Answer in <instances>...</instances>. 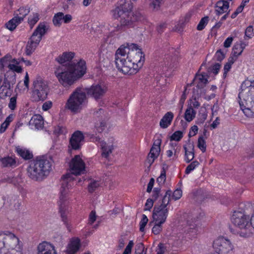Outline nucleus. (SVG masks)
<instances>
[{"label": "nucleus", "mask_w": 254, "mask_h": 254, "mask_svg": "<svg viewBox=\"0 0 254 254\" xmlns=\"http://www.w3.org/2000/svg\"><path fill=\"white\" fill-rule=\"evenodd\" d=\"M144 60V55L137 45L127 43L117 50L115 62L119 71L131 75L135 74L142 66Z\"/></svg>", "instance_id": "nucleus-1"}, {"label": "nucleus", "mask_w": 254, "mask_h": 254, "mask_svg": "<svg viewBox=\"0 0 254 254\" xmlns=\"http://www.w3.org/2000/svg\"><path fill=\"white\" fill-rule=\"evenodd\" d=\"M16 197L15 196H5L2 197L3 205L7 208H12L13 203L16 200Z\"/></svg>", "instance_id": "nucleus-32"}, {"label": "nucleus", "mask_w": 254, "mask_h": 254, "mask_svg": "<svg viewBox=\"0 0 254 254\" xmlns=\"http://www.w3.org/2000/svg\"><path fill=\"white\" fill-rule=\"evenodd\" d=\"M37 254H57V252L53 244L44 241L38 245Z\"/></svg>", "instance_id": "nucleus-17"}, {"label": "nucleus", "mask_w": 254, "mask_h": 254, "mask_svg": "<svg viewBox=\"0 0 254 254\" xmlns=\"http://www.w3.org/2000/svg\"><path fill=\"white\" fill-rule=\"evenodd\" d=\"M204 216L203 213H200L199 216H197L194 218L193 219H190V216L187 213H184L183 215V218H182L180 221H187V222H189L190 221H198L203 220L202 218Z\"/></svg>", "instance_id": "nucleus-33"}, {"label": "nucleus", "mask_w": 254, "mask_h": 254, "mask_svg": "<svg viewBox=\"0 0 254 254\" xmlns=\"http://www.w3.org/2000/svg\"><path fill=\"white\" fill-rule=\"evenodd\" d=\"M29 126L31 128L34 127L36 129H41L44 126V121L43 117L40 115L33 116L29 122Z\"/></svg>", "instance_id": "nucleus-19"}, {"label": "nucleus", "mask_w": 254, "mask_h": 254, "mask_svg": "<svg viewBox=\"0 0 254 254\" xmlns=\"http://www.w3.org/2000/svg\"><path fill=\"white\" fill-rule=\"evenodd\" d=\"M100 183L98 181L91 180L88 185V190L89 192L92 193L95 191L100 186Z\"/></svg>", "instance_id": "nucleus-35"}, {"label": "nucleus", "mask_w": 254, "mask_h": 254, "mask_svg": "<svg viewBox=\"0 0 254 254\" xmlns=\"http://www.w3.org/2000/svg\"><path fill=\"white\" fill-rule=\"evenodd\" d=\"M10 83L7 79H5L2 85L0 87V98L3 99L10 94Z\"/></svg>", "instance_id": "nucleus-24"}, {"label": "nucleus", "mask_w": 254, "mask_h": 254, "mask_svg": "<svg viewBox=\"0 0 254 254\" xmlns=\"http://www.w3.org/2000/svg\"><path fill=\"white\" fill-rule=\"evenodd\" d=\"M16 107V97L13 96L10 99L8 107L11 110H14Z\"/></svg>", "instance_id": "nucleus-51"}, {"label": "nucleus", "mask_w": 254, "mask_h": 254, "mask_svg": "<svg viewBox=\"0 0 254 254\" xmlns=\"http://www.w3.org/2000/svg\"><path fill=\"white\" fill-rule=\"evenodd\" d=\"M233 40V38L232 37H228L224 42V47L225 48H229L231 46Z\"/></svg>", "instance_id": "nucleus-60"}, {"label": "nucleus", "mask_w": 254, "mask_h": 254, "mask_svg": "<svg viewBox=\"0 0 254 254\" xmlns=\"http://www.w3.org/2000/svg\"><path fill=\"white\" fill-rule=\"evenodd\" d=\"M171 195V191L167 190L162 199L161 204L154 206L152 216L156 222H165L168 213L167 206L169 203Z\"/></svg>", "instance_id": "nucleus-10"}, {"label": "nucleus", "mask_w": 254, "mask_h": 254, "mask_svg": "<svg viewBox=\"0 0 254 254\" xmlns=\"http://www.w3.org/2000/svg\"><path fill=\"white\" fill-rule=\"evenodd\" d=\"M52 170L51 162L44 157L37 158L30 163L27 169L28 176L35 181H41Z\"/></svg>", "instance_id": "nucleus-7"}, {"label": "nucleus", "mask_w": 254, "mask_h": 254, "mask_svg": "<svg viewBox=\"0 0 254 254\" xmlns=\"http://www.w3.org/2000/svg\"><path fill=\"white\" fill-rule=\"evenodd\" d=\"M81 247L80 240L77 237L70 239L66 247V254H74L77 253Z\"/></svg>", "instance_id": "nucleus-18"}, {"label": "nucleus", "mask_w": 254, "mask_h": 254, "mask_svg": "<svg viewBox=\"0 0 254 254\" xmlns=\"http://www.w3.org/2000/svg\"><path fill=\"white\" fill-rule=\"evenodd\" d=\"M101 147L102 157L108 158L114 149L113 144H108L105 141H102L101 142Z\"/></svg>", "instance_id": "nucleus-25"}, {"label": "nucleus", "mask_w": 254, "mask_h": 254, "mask_svg": "<svg viewBox=\"0 0 254 254\" xmlns=\"http://www.w3.org/2000/svg\"><path fill=\"white\" fill-rule=\"evenodd\" d=\"M162 223H156L152 228V232L155 234H158L162 230Z\"/></svg>", "instance_id": "nucleus-54"}, {"label": "nucleus", "mask_w": 254, "mask_h": 254, "mask_svg": "<svg viewBox=\"0 0 254 254\" xmlns=\"http://www.w3.org/2000/svg\"><path fill=\"white\" fill-rule=\"evenodd\" d=\"M199 165V163L197 161H194L192 162L190 165H189L186 169L185 173L186 174H190L192 171H193L196 166Z\"/></svg>", "instance_id": "nucleus-45"}, {"label": "nucleus", "mask_w": 254, "mask_h": 254, "mask_svg": "<svg viewBox=\"0 0 254 254\" xmlns=\"http://www.w3.org/2000/svg\"><path fill=\"white\" fill-rule=\"evenodd\" d=\"M166 179V171L165 169L163 168L162 170L161 171V173L160 176L157 179V182L159 184H163L165 182Z\"/></svg>", "instance_id": "nucleus-47"}, {"label": "nucleus", "mask_w": 254, "mask_h": 254, "mask_svg": "<svg viewBox=\"0 0 254 254\" xmlns=\"http://www.w3.org/2000/svg\"><path fill=\"white\" fill-rule=\"evenodd\" d=\"M86 90L88 96L95 100H98L103 98L108 90V88L104 84H94Z\"/></svg>", "instance_id": "nucleus-14"}, {"label": "nucleus", "mask_w": 254, "mask_h": 254, "mask_svg": "<svg viewBox=\"0 0 254 254\" xmlns=\"http://www.w3.org/2000/svg\"><path fill=\"white\" fill-rule=\"evenodd\" d=\"M17 154L25 160H28L33 157V155L29 150L25 148L17 146L16 147Z\"/></svg>", "instance_id": "nucleus-26"}, {"label": "nucleus", "mask_w": 254, "mask_h": 254, "mask_svg": "<svg viewBox=\"0 0 254 254\" xmlns=\"http://www.w3.org/2000/svg\"><path fill=\"white\" fill-rule=\"evenodd\" d=\"M182 195V191L180 189H176L173 192L172 197L175 200L179 199Z\"/></svg>", "instance_id": "nucleus-52"}, {"label": "nucleus", "mask_w": 254, "mask_h": 254, "mask_svg": "<svg viewBox=\"0 0 254 254\" xmlns=\"http://www.w3.org/2000/svg\"><path fill=\"white\" fill-rule=\"evenodd\" d=\"M11 59V56L9 55H6L4 57L0 59V70L1 71L4 70V67H7L8 65L11 64L10 63Z\"/></svg>", "instance_id": "nucleus-30"}, {"label": "nucleus", "mask_w": 254, "mask_h": 254, "mask_svg": "<svg viewBox=\"0 0 254 254\" xmlns=\"http://www.w3.org/2000/svg\"><path fill=\"white\" fill-rule=\"evenodd\" d=\"M185 150V160L187 163H190L194 157V146L193 144H189L187 146H184Z\"/></svg>", "instance_id": "nucleus-22"}, {"label": "nucleus", "mask_w": 254, "mask_h": 254, "mask_svg": "<svg viewBox=\"0 0 254 254\" xmlns=\"http://www.w3.org/2000/svg\"><path fill=\"white\" fill-rule=\"evenodd\" d=\"M137 0H120L118 5L112 10L113 17L118 19L120 18L121 25L117 24L116 29L114 31L122 30L125 26H130L133 22L140 20L141 14L139 12L133 13L131 11L132 5L130 1Z\"/></svg>", "instance_id": "nucleus-4"}, {"label": "nucleus", "mask_w": 254, "mask_h": 254, "mask_svg": "<svg viewBox=\"0 0 254 254\" xmlns=\"http://www.w3.org/2000/svg\"><path fill=\"white\" fill-rule=\"evenodd\" d=\"M221 64L219 63L215 64L212 67V72L215 74H217L220 68Z\"/></svg>", "instance_id": "nucleus-64"}, {"label": "nucleus", "mask_w": 254, "mask_h": 254, "mask_svg": "<svg viewBox=\"0 0 254 254\" xmlns=\"http://www.w3.org/2000/svg\"><path fill=\"white\" fill-rule=\"evenodd\" d=\"M161 191L160 188H155L153 190L152 197L155 200H156L159 197Z\"/></svg>", "instance_id": "nucleus-57"}, {"label": "nucleus", "mask_w": 254, "mask_h": 254, "mask_svg": "<svg viewBox=\"0 0 254 254\" xmlns=\"http://www.w3.org/2000/svg\"><path fill=\"white\" fill-rule=\"evenodd\" d=\"M52 106V103L51 101H48L45 102L43 106L42 109L44 111H47L50 109Z\"/></svg>", "instance_id": "nucleus-62"}, {"label": "nucleus", "mask_w": 254, "mask_h": 254, "mask_svg": "<svg viewBox=\"0 0 254 254\" xmlns=\"http://www.w3.org/2000/svg\"><path fill=\"white\" fill-rule=\"evenodd\" d=\"M183 136V132L180 130H178L174 132L171 136L170 140L179 141L182 138Z\"/></svg>", "instance_id": "nucleus-42"}, {"label": "nucleus", "mask_w": 254, "mask_h": 254, "mask_svg": "<svg viewBox=\"0 0 254 254\" xmlns=\"http://www.w3.org/2000/svg\"><path fill=\"white\" fill-rule=\"evenodd\" d=\"M72 16L70 14H66L64 15L63 13V15L62 16V21H64V23H68L72 20Z\"/></svg>", "instance_id": "nucleus-56"}, {"label": "nucleus", "mask_w": 254, "mask_h": 254, "mask_svg": "<svg viewBox=\"0 0 254 254\" xmlns=\"http://www.w3.org/2000/svg\"><path fill=\"white\" fill-rule=\"evenodd\" d=\"M238 102L241 110L247 117H254V80L242 82L238 94Z\"/></svg>", "instance_id": "nucleus-5"}, {"label": "nucleus", "mask_w": 254, "mask_h": 254, "mask_svg": "<svg viewBox=\"0 0 254 254\" xmlns=\"http://www.w3.org/2000/svg\"><path fill=\"white\" fill-rule=\"evenodd\" d=\"M46 31L45 24L43 23H39L34 31L26 45L25 53L27 55L30 56L35 51Z\"/></svg>", "instance_id": "nucleus-9"}, {"label": "nucleus", "mask_w": 254, "mask_h": 254, "mask_svg": "<svg viewBox=\"0 0 254 254\" xmlns=\"http://www.w3.org/2000/svg\"><path fill=\"white\" fill-rule=\"evenodd\" d=\"M245 36L249 38H251L254 36L253 28L252 26H248L245 31Z\"/></svg>", "instance_id": "nucleus-55"}, {"label": "nucleus", "mask_w": 254, "mask_h": 254, "mask_svg": "<svg viewBox=\"0 0 254 254\" xmlns=\"http://www.w3.org/2000/svg\"><path fill=\"white\" fill-rule=\"evenodd\" d=\"M231 231L242 237H249L254 230V223H231Z\"/></svg>", "instance_id": "nucleus-13"}, {"label": "nucleus", "mask_w": 254, "mask_h": 254, "mask_svg": "<svg viewBox=\"0 0 254 254\" xmlns=\"http://www.w3.org/2000/svg\"><path fill=\"white\" fill-rule=\"evenodd\" d=\"M176 57L167 55L164 59V64L166 66L172 67L173 64L176 61Z\"/></svg>", "instance_id": "nucleus-41"}, {"label": "nucleus", "mask_w": 254, "mask_h": 254, "mask_svg": "<svg viewBox=\"0 0 254 254\" xmlns=\"http://www.w3.org/2000/svg\"><path fill=\"white\" fill-rule=\"evenodd\" d=\"M161 143V140L160 139H157L154 141L150 152L148 155L147 163L149 164V166L152 164L155 159L159 156L160 151Z\"/></svg>", "instance_id": "nucleus-16"}, {"label": "nucleus", "mask_w": 254, "mask_h": 254, "mask_svg": "<svg viewBox=\"0 0 254 254\" xmlns=\"http://www.w3.org/2000/svg\"><path fill=\"white\" fill-rule=\"evenodd\" d=\"M29 12V8L21 7H20L17 10V12L14 14V17H16L19 22H21L23 20L24 18L28 14Z\"/></svg>", "instance_id": "nucleus-28"}, {"label": "nucleus", "mask_w": 254, "mask_h": 254, "mask_svg": "<svg viewBox=\"0 0 254 254\" xmlns=\"http://www.w3.org/2000/svg\"><path fill=\"white\" fill-rule=\"evenodd\" d=\"M84 136L79 130L75 131L71 135L69 141L68 150H79L84 142Z\"/></svg>", "instance_id": "nucleus-15"}, {"label": "nucleus", "mask_w": 254, "mask_h": 254, "mask_svg": "<svg viewBox=\"0 0 254 254\" xmlns=\"http://www.w3.org/2000/svg\"><path fill=\"white\" fill-rule=\"evenodd\" d=\"M2 166L4 167L12 166L15 164V160L11 157H7L0 159Z\"/></svg>", "instance_id": "nucleus-34"}, {"label": "nucleus", "mask_w": 254, "mask_h": 254, "mask_svg": "<svg viewBox=\"0 0 254 254\" xmlns=\"http://www.w3.org/2000/svg\"><path fill=\"white\" fill-rule=\"evenodd\" d=\"M69 168L71 173L63 175L61 179V187L58 205L63 221L66 219V212L68 210L69 190L74 185V178L72 175H79L83 174L85 171V164L80 156L76 155L71 160L69 163Z\"/></svg>", "instance_id": "nucleus-3"}, {"label": "nucleus", "mask_w": 254, "mask_h": 254, "mask_svg": "<svg viewBox=\"0 0 254 254\" xmlns=\"http://www.w3.org/2000/svg\"><path fill=\"white\" fill-rule=\"evenodd\" d=\"M205 72L196 74L194 79L197 81V87L200 89L204 88L208 83V81Z\"/></svg>", "instance_id": "nucleus-23"}, {"label": "nucleus", "mask_w": 254, "mask_h": 254, "mask_svg": "<svg viewBox=\"0 0 254 254\" xmlns=\"http://www.w3.org/2000/svg\"><path fill=\"white\" fill-rule=\"evenodd\" d=\"M208 21L209 17L208 16L202 18L197 26V29L199 31L203 30L208 23Z\"/></svg>", "instance_id": "nucleus-40"}, {"label": "nucleus", "mask_w": 254, "mask_h": 254, "mask_svg": "<svg viewBox=\"0 0 254 254\" xmlns=\"http://www.w3.org/2000/svg\"><path fill=\"white\" fill-rule=\"evenodd\" d=\"M20 23H21V22H19L16 17H14L5 24V26L10 31H12L15 29L17 25Z\"/></svg>", "instance_id": "nucleus-36"}, {"label": "nucleus", "mask_w": 254, "mask_h": 254, "mask_svg": "<svg viewBox=\"0 0 254 254\" xmlns=\"http://www.w3.org/2000/svg\"><path fill=\"white\" fill-rule=\"evenodd\" d=\"M39 14L37 13H34L33 16L28 18V23L31 28L38 22L39 19Z\"/></svg>", "instance_id": "nucleus-44"}, {"label": "nucleus", "mask_w": 254, "mask_h": 254, "mask_svg": "<svg viewBox=\"0 0 254 254\" xmlns=\"http://www.w3.org/2000/svg\"><path fill=\"white\" fill-rule=\"evenodd\" d=\"M86 100V94L81 88H77L69 96L65 105V108L73 113L81 110Z\"/></svg>", "instance_id": "nucleus-8"}, {"label": "nucleus", "mask_w": 254, "mask_h": 254, "mask_svg": "<svg viewBox=\"0 0 254 254\" xmlns=\"http://www.w3.org/2000/svg\"><path fill=\"white\" fill-rule=\"evenodd\" d=\"M201 111H202V112H200L198 114V118L196 121V124L197 125L203 124L207 119V114L205 109H204L203 111L201 109Z\"/></svg>", "instance_id": "nucleus-38"}, {"label": "nucleus", "mask_w": 254, "mask_h": 254, "mask_svg": "<svg viewBox=\"0 0 254 254\" xmlns=\"http://www.w3.org/2000/svg\"><path fill=\"white\" fill-rule=\"evenodd\" d=\"M22 245L14 233L0 232V254H22Z\"/></svg>", "instance_id": "nucleus-6"}, {"label": "nucleus", "mask_w": 254, "mask_h": 254, "mask_svg": "<svg viewBox=\"0 0 254 254\" xmlns=\"http://www.w3.org/2000/svg\"><path fill=\"white\" fill-rule=\"evenodd\" d=\"M174 114L171 112H167L160 121V126L162 128L168 127L172 122Z\"/></svg>", "instance_id": "nucleus-20"}, {"label": "nucleus", "mask_w": 254, "mask_h": 254, "mask_svg": "<svg viewBox=\"0 0 254 254\" xmlns=\"http://www.w3.org/2000/svg\"><path fill=\"white\" fill-rule=\"evenodd\" d=\"M155 180L153 178H151L150 179L149 182L148 184L147 188L146 191L147 192H150L152 190L153 187L154 186Z\"/></svg>", "instance_id": "nucleus-61"}, {"label": "nucleus", "mask_w": 254, "mask_h": 254, "mask_svg": "<svg viewBox=\"0 0 254 254\" xmlns=\"http://www.w3.org/2000/svg\"><path fill=\"white\" fill-rule=\"evenodd\" d=\"M197 147L202 152H205L206 151V141L202 135L199 136L198 138Z\"/></svg>", "instance_id": "nucleus-39"}, {"label": "nucleus", "mask_w": 254, "mask_h": 254, "mask_svg": "<svg viewBox=\"0 0 254 254\" xmlns=\"http://www.w3.org/2000/svg\"><path fill=\"white\" fill-rule=\"evenodd\" d=\"M74 56V53L64 52L56 59V61L61 64L56 68L55 74L59 82L64 87L73 85L86 71L85 62L83 60L64 64L70 62Z\"/></svg>", "instance_id": "nucleus-2"}, {"label": "nucleus", "mask_w": 254, "mask_h": 254, "mask_svg": "<svg viewBox=\"0 0 254 254\" xmlns=\"http://www.w3.org/2000/svg\"><path fill=\"white\" fill-rule=\"evenodd\" d=\"M67 132L65 127L62 126H57L55 127L54 133L56 135H59L62 134H65Z\"/></svg>", "instance_id": "nucleus-46"}, {"label": "nucleus", "mask_w": 254, "mask_h": 254, "mask_svg": "<svg viewBox=\"0 0 254 254\" xmlns=\"http://www.w3.org/2000/svg\"><path fill=\"white\" fill-rule=\"evenodd\" d=\"M225 57V54L223 53L221 49L218 50L215 55V58L219 62H221L224 59Z\"/></svg>", "instance_id": "nucleus-48"}, {"label": "nucleus", "mask_w": 254, "mask_h": 254, "mask_svg": "<svg viewBox=\"0 0 254 254\" xmlns=\"http://www.w3.org/2000/svg\"><path fill=\"white\" fill-rule=\"evenodd\" d=\"M153 199L151 198L147 199V200L145 203V210H150L153 206Z\"/></svg>", "instance_id": "nucleus-58"}, {"label": "nucleus", "mask_w": 254, "mask_h": 254, "mask_svg": "<svg viewBox=\"0 0 254 254\" xmlns=\"http://www.w3.org/2000/svg\"><path fill=\"white\" fill-rule=\"evenodd\" d=\"M107 120L108 118H104V119L98 120L95 123V127L98 132L101 133L105 129Z\"/></svg>", "instance_id": "nucleus-31"}, {"label": "nucleus", "mask_w": 254, "mask_h": 254, "mask_svg": "<svg viewBox=\"0 0 254 254\" xmlns=\"http://www.w3.org/2000/svg\"><path fill=\"white\" fill-rule=\"evenodd\" d=\"M163 0H153L150 6L153 7L154 9L158 10Z\"/></svg>", "instance_id": "nucleus-53"}, {"label": "nucleus", "mask_w": 254, "mask_h": 254, "mask_svg": "<svg viewBox=\"0 0 254 254\" xmlns=\"http://www.w3.org/2000/svg\"><path fill=\"white\" fill-rule=\"evenodd\" d=\"M94 117L98 120L104 119V118H107V116L104 113L103 109L100 108L94 112Z\"/></svg>", "instance_id": "nucleus-43"}, {"label": "nucleus", "mask_w": 254, "mask_h": 254, "mask_svg": "<svg viewBox=\"0 0 254 254\" xmlns=\"http://www.w3.org/2000/svg\"><path fill=\"white\" fill-rule=\"evenodd\" d=\"M165 247L163 244H159L156 250L157 254H163L165 252Z\"/></svg>", "instance_id": "nucleus-63"}, {"label": "nucleus", "mask_w": 254, "mask_h": 254, "mask_svg": "<svg viewBox=\"0 0 254 254\" xmlns=\"http://www.w3.org/2000/svg\"><path fill=\"white\" fill-rule=\"evenodd\" d=\"M229 7V2L225 0L217 1L216 4L215 12L217 15L226 12Z\"/></svg>", "instance_id": "nucleus-21"}, {"label": "nucleus", "mask_w": 254, "mask_h": 254, "mask_svg": "<svg viewBox=\"0 0 254 254\" xmlns=\"http://www.w3.org/2000/svg\"><path fill=\"white\" fill-rule=\"evenodd\" d=\"M8 68L13 71L17 73H21L22 71V68L21 66L16 65L15 64H11L8 65Z\"/></svg>", "instance_id": "nucleus-49"}, {"label": "nucleus", "mask_w": 254, "mask_h": 254, "mask_svg": "<svg viewBox=\"0 0 254 254\" xmlns=\"http://www.w3.org/2000/svg\"><path fill=\"white\" fill-rule=\"evenodd\" d=\"M195 115L196 112L191 107H190L185 111L184 118L186 121L190 122L195 118Z\"/></svg>", "instance_id": "nucleus-29"}, {"label": "nucleus", "mask_w": 254, "mask_h": 254, "mask_svg": "<svg viewBox=\"0 0 254 254\" xmlns=\"http://www.w3.org/2000/svg\"><path fill=\"white\" fill-rule=\"evenodd\" d=\"M63 15V12H58L55 14L53 18V22L55 26L60 27L62 23V16Z\"/></svg>", "instance_id": "nucleus-37"}, {"label": "nucleus", "mask_w": 254, "mask_h": 254, "mask_svg": "<svg viewBox=\"0 0 254 254\" xmlns=\"http://www.w3.org/2000/svg\"><path fill=\"white\" fill-rule=\"evenodd\" d=\"M134 245L133 241H130L126 247L123 254H131V250Z\"/></svg>", "instance_id": "nucleus-50"}, {"label": "nucleus", "mask_w": 254, "mask_h": 254, "mask_svg": "<svg viewBox=\"0 0 254 254\" xmlns=\"http://www.w3.org/2000/svg\"><path fill=\"white\" fill-rule=\"evenodd\" d=\"M246 44L242 42L236 43L233 46L232 55L235 56H239L241 55L244 49H245Z\"/></svg>", "instance_id": "nucleus-27"}, {"label": "nucleus", "mask_w": 254, "mask_h": 254, "mask_svg": "<svg viewBox=\"0 0 254 254\" xmlns=\"http://www.w3.org/2000/svg\"><path fill=\"white\" fill-rule=\"evenodd\" d=\"M49 92V87L46 81L41 78L33 81L31 98L34 102L45 100Z\"/></svg>", "instance_id": "nucleus-11"}, {"label": "nucleus", "mask_w": 254, "mask_h": 254, "mask_svg": "<svg viewBox=\"0 0 254 254\" xmlns=\"http://www.w3.org/2000/svg\"><path fill=\"white\" fill-rule=\"evenodd\" d=\"M197 131H198V127L195 125L193 126L192 127H191L190 129V132L189 134V136L190 137H191V136L195 135L197 133Z\"/></svg>", "instance_id": "nucleus-59"}, {"label": "nucleus", "mask_w": 254, "mask_h": 254, "mask_svg": "<svg viewBox=\"0 0 254 254\" xmlns=\"http://www.w3.org/2000/svg\"><path fill=\"white\" fill-rule=\"evenodd\" d=\"M213 247L218 254H232L234 249L231 241L223 237L216 239L213 242Z\"/></svg>", "instance_id": "nucleus-12"}]
</instances>
